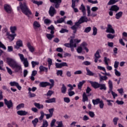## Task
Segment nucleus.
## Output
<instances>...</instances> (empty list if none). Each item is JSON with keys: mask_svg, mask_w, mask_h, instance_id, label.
Instances as JSON below:
<instances>
[{"mask_svg": "<svg viewBox=\"0 0 127 127\" xmlns=\"http://www.w3.org/2000/svg\"><path fill=\"white\" fill-rule=\"evenodd\" d=\"M40 24H39V23H38V22L37 21H35L33 23V27L34 29H35L36 28H39V27H40Z\"/></svg>", "mask_w": 127, "mask_h": 127, "instance_id": "c9c22d12", "label": "nucleus"}, {"mask_svg": "<svg viewBox=\"0 0 127 127\" xmlns=\"http://www.w3.org/2000/svg\"><path fill=\"white\" fill-rule=\"evenodd\" d=\"M100 77V81L102 82V81L103 80L104 81H106V80L108 79V77L106 76H102V75L99 74Z\"/></svg>", "mask_w": 127, "mask_h": 127, "instance_id": "58836bf2", "label": "nucleus"}, {"mask_svg": "<svg viewBox=\"0 0 127 127\" xmlns=\"http://www.w3.org/2000/svg\"><path fill=\"white\" fill-rule=\"evenodd\" d=\"M86 70L87 71L86 75H87L88 76H94V73H93V72H92L91 70H90L89 69V68L86 67Z\"/></svg>", "mask_w": 127, "mask_h": 127, "instance_id": "f704fd0d", "label": "nucleus"}, {"mask_svg": "<svg viewBox=\"0 0 127 127\" xmlns=\"http://www.w3.org/2000/svg\"><path fill=\"white\" fill-rule=\"evenodd\" d=\"M64 19L63 18H61L60 19H58L57 21H55V23L57 24V23H62L64 22Z\"/></svg>", "mask_w": 127, "mask_h": 127, "instance_id": "09e8293b", "label": "nucleus"}, {"mask_svg": "<svg viewBox=\"0 0 127 127\" xmlns=\"http://www.w3.org/2000/svg\"><path fill=\"white\" fill-rule=\"evenodd\" d=\"M76 50L77 53H82V51H83V48H82V47H78Z\"/></svg>", "mask_w": 127, "mask_h": 127, "instance_id": "680f3d73", "label": "nucleus"}, {"mask_svg": "<svg viewBox=\"0 0 127 127\" xmlns=\"http://www.w3.org/2000/svg\"><path fill=\"white\" fill-rule=\"evenodd\" d=\"M64 101L65 103H70V98L68 97H64Z\"/></svg>", "mask_w": 127, "mask_h": 127, "instance_id": "338daca9", "label": "nucleus"}, {"mask_svg": "<svg viewBox=\"0 0 127 127\" xmlns=\"http://www.w3.org/2000/svg\"><path fill=\"white\" fill-rule=\"evenodd\" d=\"M86 83L85 80H82V81H80L77 85L78 90H82V87H83V85Z\"/></svg>", "mask_w": 127, "mask_h": 127, "instance_id": "393cba45", "label": "nucleus"}, {"mask_svg": "<svg viewBox=\"0 0 127 127\" xmlns=\"http://www.w3.org/2000/svg\"><path fill=\"white\" fill-rule=\"evenodd\" d=\"M39 69L41 72H46V73H47L48 72V67H46L45 66H43V65H40L39 67Z\"/></svg>", "mask_w": 127, "mask_h": 127, "instance_id": "b1692460", "label": "nucleus"}, {"mask_svg": "<svg viewBox=\"0 0 127 127\" xmlns=\"http://www.w3.org/2000/svg\"><path fill=\"white\" fill-rule=\"evenodd\" d=\"M55 65H56V67L57 68H62L61 63L60 64V63H56Z\"/></svg>", "mask_w": 127, "mask_h": 127, "instance_id": "0e129e2a", "label": "nucleus"}, {"mask_svg": "<svg viewBox=\"0 0 127 127\" xmlns=\"http://www.w3.org/2000/svg\"><path fill=\"white\" fill-rule=\"evenodd\" d=\"M89 83L91 84L92 87H93L94 89H98L99 88L100 83L92 81H90Z\"/></svg>", "mask_w": 127, "mask_h": 127, "instance_id": "dca6fc26", "label": "nucleus"}, {"mask_svg": "<svg viewBox=\"0 0 127 127\" xmlns=\"http://www.w3.org/2000/svg\"><path fill=\"white\" fill-rule=\"evenodd\" d=\"M49 13L50 16H54V14H56L57 12L55 8L52 6H51L49 10Z\"/></svg>", "mask_w": 127, "mask_h": 127, "instance_id": "f8f14e48", "label": "nucleus"}, {"mask_svg": "<svg viewBox=\"0 0 127 127\" xmlns=\"http://www.w3.org/2000/svg\"><path fill=\"white\" fill-rule=\"evenodd\" d=\"M66 92H67V87H66L65 84H63L62 87H61V92L63 94H66Z\"/></svg>", "mask_w": 127, "mask_h": 127, "instance_id": "bb28decb", "label": "nucleus"}, {"mask_svg": "<svg viewBox=\"0 0 127 127\" xmlns=\"http://www.w3.org/2000/svg\"><path fill=\"white\" fill-rule=\"evenodd\" d=\"M108 84L109 87L108 94L111 93L113 97V99H116V97H118V94L113 91V82H112V80H109Z\"/></svg>", "mask_w": 127, "mask_h": 127, "instance_id": "20e7f679", "label": "nucleus"}, {"mask_svg": "<svg viewBox=\"0 0 127 127\" xmlns=\"http://www.w3.org/2000/svg\"><path fill=\"white\" fill-rule=\"evenodd\" d=\"M18 55L20 57L21 62L23 63L24 67L25 68H27V67H29V63L28 62V60H27V58H24V56H23V55L21 54H18Z\"/></svg>", "mask_w": 127, "mask_h": 127, "instance_id": "7ed1b4c3", "label": "nucleus"}, {"mask_svg": "<svg viewBox=\"0 0 127 127\" xmlns=\"http://www.w3.org/2000/svg\"><path fill=\"white\" fill-rule=\"evenodd\" d=\"M32 67V68H34L36 65H39V62H35V61H32L31 62Z\"/></svg>", "mask_w": 127, "mask_h": 127, "instance_id": "c03bdc74", "label": "nucleus"}, {"mask_svg": "<svg viewBox=\"0 0 127 127\" xmlns=\"http://www.w3.org/2000/svg\"><path fill=\"white\" fill-rule=\"evenodd\" d=\"M81 42V40H78L77 39H71L69 41V43H65L64 45L65 47H67L68 48H70L71 46L74 44L75 43H80Z\"/></svg>", "mask_w": 127, "mask_h": 127, "instance_id": "39448f33", "label": "nucleus"}, {"mask_svg": "<svg viewBox=\"0 0 127 127\" xmlns=\"http://www.w3.org/2000/svg\"><path fill=\"white\" fill-rule=\"evenodd\" d=\"M48 29L51 30V34H54V30L55 29V28L54 27V26H53V25H52L50 27H48Z\"/></svg>", "mask_w": 127, "mask_h": 127, "instance_id": "473e14b6", "label": "nucleus"}, {"mask_svg": "<svg viewBox=\"0 0 127 127\" xmlns=\"http://www.w3.org/2000/svg\"><path fill=\"white\" fill-rule=\"evenodd\" d=\"M72 4H71V7L73 8L74 12H79V10H78V8L75 7V4H76V0H71Z\"/></svg>", "mask_w": 127, "mask_h": 127, "instance_id": "412c9836", "label": "nucleus"}, {"mask_svg": "<svg viewBox=\"0 0 127 127\" xmlns=\"http://www.w3.org/2000/svg\"><path fill=\"white\" fill-rule=\"evenodd\" d=\"M80 46H81V47H82V48H86V47H87V46H88V44H87V43H86L85 42H83V43H81Z\"/></svg>", "mask_w": 127, "mask_h": 127, "instance_id": "13d9d810", "label": "nucleus"}, {"mask_svg": "<svg viewBox=\"0 0 127 127\" xmlns=\"http://www.w3.org/2000/svg\"><path fill=\"white\" fill-rule=\"evenodd\" d=\"M23 46L22 41L18 40L16 42V45L14 46V48H15V49H19V48L22 47Z\"/></svg>", "mask_w": 127, "mask_h": 127, "instance_id": "4468645a", "label": "nucleus"}, {"mask_svg": "<svg viewBox=\"0 0 127 127\" xmlns=\"http://www.w3.org/2000/svg\"><path fill=\"white\" fill-rule=\"evenodd\" d=\"M24 107V104L22 103V104H19L18 106H16V110L18 111L19 110H20L21 108H23Z\"/></svg>", "mask_w": 127, "mask_h": 127, "instance_id": "8fccbe9b", "label": "nucleus"}, {"mask_svg": "<svg viewBox=\"0 0 127 127\" xmlns=\"http://www.w3.org/2000/svg\"><path fill=\"white\" fill-rule=\"evenodd\" d=\"M120 1V0H110L108 3V5H112V4H115V3Z\"/></svg>", "mask_w": 127, "mask_h": 127, "instance_id": "72a5a7b5", "label": "nucleus"}, {"mask_svg": "<svg viewBox=\"0 0 127 127\" xmlns=\"http://www.w3.org/2000/svg\"><path fill=\"white\" fill-rule=\"evenodd\" d=\"M123 11H120L116 14L115 16L116 19H120L123 16Z\"/></svg>", "mask_w": 127, "mask_h": 127, "instance_id": "2f4dec72", "label": "nucleus"}, {"mask_svg": "<svg viewBox=\"0 0 127 127\" xmlns=\"http://www.w3.org/2000/svg\"><path fill=\"white\" fill-rule=\"evenodd\" d=\"M27 47L30 52H31L32 53H33V52H34L35 49L32 46H31V45H30V43H28L27 44Z\"/></svg>", "mask_w": 127, "mask_h": 127, "instance_id": "c85d7f7f", "label": "nucleus"}, {"mask_svg": "<svg viewBox=\"0 0 127 127\" xmlns=\"http://www.w3.org/2000/svg\"><path fill=\"white\" fill-rule=\"evenodd\" d=\"M9 85L10 86H11V87H16L19 91H20V90H21V86H20V85H19V84H18L17 82L11 81L9 83Z\"/></svg>", "mask_w": 127, "mask_h": 127, "instance_id": "ddd939ff", "label": "nucleus"}, {"mask_svg": "<svg viewBox=\"0 0 127 127\" xmlns=\"http://www.w3.org/2000/svg\"><path fill=\"white\" fill-rule=\"evenodd\" d=\"M5 32H6V35L7 36V38L10 40V41H12L14 39V37L16 36V34H14L13 35L10 34L9 32H7V29H5Z\"/></svg>", "mask_w": 127, "mask_h": 127, "instance_id": "9b49d317", "label": "nucleus"}, {"mask_svg": "<svg viewBox=\"0 0 127 127\" xmlns=\"http://www.w3.org/2000/svg\"><path fill=\"white\" fill-rule=\"evenodd\" d=\"M109 10L112 11H115V12H118V11L120 10V7L117 5H113Z\"/></svg>", "mask_w": 127, "mask_h": 127, "instance_id": "a211bd4d", "label": "nucleus"}, {"mask_svg": "<svg viewBox=\"0 0 127 127\" xmlns=\"http://www.w3.org/2000/svg\"><path fill=\"white\" fill-rule=\"evenodd\" d=\"M91 30H92V28L91 27H87L84 29V32L89 33Z\"/></svg>", "mask_w": 127, "mask_h": 127, "instance_id": "49530a36", "label": "nucleus"}, {"mask_svg": "<svg viewBox=\"0 0 127 127\" xmlns=\"http://www.w3.org/2000/svg\"><path fill=\"white\" fill-rule=\"evenodd\" d=\"M4 102L5 105L7 106V108L8 109H11V108H13V103H12V101L11 100L8 101L7 99H4Z\"/></svg>", "mask_w": 127, "mask_h": 127, "instance_id": "6e6552de", "label": "nucleus"}, {"mask_svg": "<svg viewBox=\"0 0 127 127\" xmlns=\"http://www.w3.org/2000/svg\"><path fill=\"white\" fill-rule=\"evenodd\" d=\"M100 102L101 100L100 98L92 100V103L94 106H96V105H99Z\"/></svg>", "mask_w": 127, "mask_h": 127, "instance_id": "7c9ffc66", "label": "nucleus"}, {"mask_svg": "<svg viewBox=\"0 0 127 127\" xmlns=\"http://www.w3.org/2000/svg\"><path fill=\"white\" fill-rule=\"evenodd\" d=\"M99 108L100 109H104V106H105V104H104V102L103 100H101L99 102Z\"/></svg>", "mask_w": 127, "mask_h": 127, "instance_id": "3c124183", "label": "nucleus"}, {"mask_svg": "<svg viewBox=\"0 0 127 127\" xmlns=\"http://www.w3.org/2000/svg\"><path fill=\"white\" fill-rule=\"evenodd\" d=\"M106 32L107 33H112V34H115V32L113 26L111 24H108L106 29Z\"/></svg>", "mask_w": 127, "mask_h": 127, "instance_id": "1a4fd4ad", "label": "nucleus"}, {"mask_svg": "<svg viewBox=\"0 0 127 127\" xmlns=\"http://www.w3.org/2000/svg\"><path fill=\"white\" fill-rule=\"evenodd\" d=\"M99 88L100 90H104V91H106V90H107V87L106 86V85L105 84L99 83Z\"/></svg>", "mask_w": 127, "mask_h": 127, "instance_id": "e433bc0d", "label": "nucleus"}, {"mask_svg": "<svg viewBox=\"0 0 127 127\" xmlns=\"http://www.w3.org/2000/svg\"><path fill=\"white\" fill-rule=\"evenodd\" d=\"M107 38H109V39H114L115 36L111 34H108L107 35Z\"/></svg>", "mask_w": 127, "mask_h": 127, "instance_id": "e2e57ef3", "label": "nucleus"}, {"mask_svg": "<svg viewBox=\"0 0 127 127\" xmlns=\"http://www.w3.org/2000/svg\"><path fill=\"white\" fill-rule=\"evenodd\" d=\"M86 7H87V16H91V15L90 14L91 13L90 6L87 5Z\"/></svg>", "mask_w": 127, "mask_h": 127, "instance_id": "603ef678", "label": "nucleus"}, {"mask_svg": "<svg viewBox=\"0 0 127 127\" xmlns=\"http://www.w3.org/2000/svg\"><path fill=\"white\" fill-rule=\"evenodd\" d=\"M45 103H47L48 104H50L52 103H56V98H52L48 100H46Z\"/></svg>", "mask_w": 127, "mask_h": 127, "instance_id": "cd10ccee", "label": "nucleus"}, {"mask_svg": "<svg viewBox=\"0 0 127 127\" xmlns=\"http://www.w3.org/2000/svg\"><path fill=\"white\" fill-rule=\"evenodd\" d=\"M57 76H61V77H63V70H58L57 71Z\"/></svg>", "mask_w": 127, "mask_h": 127, "instance_id": "37998d69", "label": "nucleus"}, {"mask_svg": "<svg viewBox=\"0 0 127 127\" xmlns=\"http://www.w3.org/2000/svg\"><path fill=\"white\" fill-rule=\"evenodd\" d=\"M47 86H50V83L48 82H41L39 84V87L41 88H45Z\"/></svg>", "mask_w": 127, "mask_h": 127, "instance_id": "aec40b11", "label": "nucleus"}, {"mask_svg": "<svg viewBox=\"0 0 127 127\" xmlns=\"http://www.w3.org/2000/svg\"><path fill=\"white\" fill-rule=\"evenodd\" d=\"M109 61H110V59L107 58V57H104V62L105 65L108 66L109 65Z\"/></svg>", "mask_w": 127, "mask_h": 127, "instance_id": "864d4df0", "label": "nucleus"}, {"mask_svg": "<svg viewBox=\"0 0 127 127\" xmlns=\"http://www.w3.org/2000/svg\"><path fill=\"white\" fill-rule=\"evenodd\" d=\"M80 24H82V23L78 20L77 22L75 23V24L71 27V29L73 30V33H76L77 32V29L78 27L80 26Z\"/></svg>", "mask_w": 127, "mask_h": 127, "instance_id": "0eeeda50", "label": "nucleus"}, {"mask_svg": "<svg viewBox=\"0 0 127 127\" xmlns=\"http://www.w3.org/2000/svg\"><path fill=\"white\" fill-rule=\"evenodd\" d=\"M79 21H80L81 23H84V22H88V18L86 17V16L83 15L79 18Z\"/></svg>", "mask_w": 127, "mask_h": 127, "instance_id": "4be33fe9", "label": "nucleus"}, {"mask_svg": "<svg viewBox=\"0 0 127 127\" xmlns=\"http://www.w3.org/2000/svg\"><path fill=\"white\" fill-rule=\"evenodd\" d=\"M57 127H63V123L62 121L58 122Z\"/></svg>", "mask_w": 127, "mask_h": 127, "instance_id": "774afa93", "label": "nucleus"}, {"mask_svg": "<svg viewBox=\"0 0 127 127\" xmlns=\"http://www.w3.org/2000/svg\"><path fill=\"white\" fill-rule=\"evenodd\" d=\"M74 47L75 48L77 47V43H74L70 47L71 48V51L72 52L74 51Z\"/></svg>", "mask_w": 127, "mask_h": 127, "instance_id": "bf43d9fd", "label": "nucleus"}, {"mask_svg": "<svg viewBox=\"0 0 127 127\" xmlns=\"http://www.w3.org/2000/svg\"><path fill=\"white\" fill-rule=\"evenodd\" d=\"M51 2L55 4L54 6L55 8H59L60 7V4L62 2V0H53Z\"/></svg>", "mask_w": 127, "mask_h": 127, "instance_id": "9d476101", "label": "nucleus"}, {"mask_svg": "<svg viewBox=\"0 0 127 127\" xmlns=\"http://www.w3.org/2000/svg\"><path fill=\"white\" fill-rule=\"evenodd\" d=\"M94 56H95V58H98L100 59L101 56H100V52H99V51H97L96 52V53L94 55Z\"/></svg>", "mask_w": 127, "mask_h": 127, "instance_id": "4d7b16f0", "label": "nucleus"}, {"mask_svg": "<svg viewBox=\"0 0 127 127\" xmlns=\"http://www.w3.org/2000/svg\"><path fill=\"white\" fill-rule=\"evenodd\" d=\"M81 74H83L82 70H76L74 72V75H81Z\"/></svg>", "mask_w": 127, "mask_h": 127, "instance_id": "052dcab7", "label": "nucleus"}, {"mask_svg": "<svg viewBox=\"0 0 127 127\" xmlns=\"http://www.w3.org/2000/svg\"><path fill=\"white\" fill-rule=\"evenodd\" d=\"M4 9L7 12V13H11L12 12V9H11V7L7 4H5L4 5Z\"/></svg>", "mask_w": 127, "mask_h": 127, "instance_id": "2eb2a0df", "label": "nucleus"}, {"mask_svg": "<svg viewBox=\"0 0 127 127\" xmlns=\"http://www.w3.org/2000/svg\"><path fill=\"white\" fill-rule=\"evenodd\" d=\"M88 115L90 118H94L95 117V113L93 111H89Z\"/></svg>", "mask_w": 127, "mask_h": 127, "instance_id": "5fc2aeb1", "label": "nucleus"}, {"mask_svg": "<svg viewBox=\"0 0 127 127\" xmlns=\"http://www.w3.org/2000/svg\"><path fill=\"white\" fill-rule=\"evenodd\" d=\"M10 30L12 33H15V31H16V27H10Z\"/></svg>", "mask_w": 127, "mask_h": 127, "instance_id": "de8ad7c7", "label": "nucleus"}, {"mask_svg": "<svg viewBox=\"0 0 127 127\" xmlns=\"http://www.w3.org/2000/svg\"><path fill=\"white\" fill-rule=\"evenodd\" d=\"M53 94H54V91L52 90H49L47 93L45 94V96H47V97H51Z\"/></svg>", "mask_w": 127, "mask_h": 127, "instance_id": "ea45409f", "label": "nucleus"}, {"mask_svg": "<svg viewBox=\"0 0 127 127\" xmlns=\"http://www.w3.org/2000/svg\"><path fill=\"white\" fill-rule=\"evenodd\" d=\"M38 123V119L37 118H35L34 120L32 121V124H33L34 127H36L37 126V124Z\"/></svg>", "mask_w": 127, "mask_h": 127, "instance_id": "a19ab883", "label": "nucleus"}, {"mask_svg": "<svg viewBox=\"0 0 127 127\" xmlns=\"http://www.w3.org/2000/svg\"><path fill=\"white\" fill-rule=\"evenodd\" d=\"M97 33H98V29L96 27H93V33L92 35H94V36L97 35Z\"/></svg>", "mask_w": 127, "mask_h": 127, "instance_id": "79ce46f5", "label": "nucleus"}, {"mask_svg": "<svg viewBox=\"0 0 127 127\" xmlns=\"http://www.w3.org/2000/svg\"><path fill=\"white\" fill-rule=\"evenodd\" d=\"M42 126L43 127H48V122L46 120H44L43 122V125Z\"/></svg>", "mask_w": 127, "mask_h": 127, "instance_id": "6e6d98bb", "label": "nucleus"}, {"mask_svg": "<svg viewBox=\"0 0 127 127\" xmlns=\"http://www.w3.org/2000/svg\"><path fill=\"white\" fill-rule=\"evenodd\" d=\"M119 119L118 117H115L113 119V123L114 126H117V125H118V122H119Z\"/></svg>", "mask_w": 127, "mask_h": 127, "instance_id": "a18cd8bd", "label": "nucleus"}, {"mask_svg": "<svg viewBox=\"0 0 127 127\" xmlns=\"http://www.w3.org/2000/svg\"><path fill=\"white\" fill-rule=\"evenodd\" d=\"M68 95L69 97H72L75 95V92L74 91H68Z\"/></svg>", "mask_w": 127, "mask_h": 127, "instance_id": "69168bd1", "label": "nucleus"}, {"mask_svg": "<svg viewBox=\"0 0 127 127\" xmlns=\"http://www.w3.org/2000/svg\"><path fill=\"white\" fill-rule=\"evenodd\" d=\"M46 37L49 40H52V38L54 37V35L53 34H47Z\"/></svg>", "mask_w": 127, "mask_h": 127, "instance_id": "4c0bfd02", "label": "nucleus"}, {"mask_svg": "<svg viewBox=\"0 0 127 127\" xmlns=\"http://www.w3.org/2000/svg\"><path fill=\"white\" fill-rule=\"evenodd\" d=\"M6 62L7 64L11 67L15 73L21 72L22 71V67H21V65L18 64V63H17V62L14 59L10 58H7Z\"/></svg>", "mask_w": 127, "mask_h": 127, "instance_id": "f257e3e1", "label": "nucleus"}, {"mask_svg": "<svg viewBox=\"0 0 127 127\" xmlns=\"http://www.w3.org/2000/svg\"><path fill=\"white\" fill-rule=\"evenodd\" d=\"M28 91H29L28 94L29 98H34V97H36V94L31 93V88L29 87Z\"/></svg>", "mask_w": 127, "mask_h": 127, "instance_id": "a878e982", "label": "nucleus"}, {"mask_svg": "<svg viewBox=\"0 0 127 127\" xmlns=\"http://www.w3.org/2000/svg\"><path fill=\"white\" fill-rule=\"evenodd\" d=\"M17 114L19 116H26L28 114V112L25 111L20 110L17 112Z\"/></svg>", "mask_w": 127, "mask_h": 127, "instance_id": "5701e85b", "label": "nucleus"}, {"mask_svg": "<svg viewBox=\"0 0 127 127\" xmlns=\"http://www.w3.org/2000/svg\"><path fill=\"white\" fill-rule=\"evenodd\" d=\"M19 4L20 9L21 10L22 12L24 13V14H25V15H28V14H32L31 11H30V10L28 8V7H27V5H26V3H25V2H24L23 3H22V2H20Z\"/></svg>", "mask_w": 127, "mask_h": 127, "instance_id": "f03ea898", "label": "nucleus"}, {"mask_svg": "<svg viewBox=\"0 0 127 127\" xmlns=\"http://www.w3.org/2000/svg\"><path fill=\"white\" fill-rule=\"evenodd\" d=\"M41 116L39 118V121H42L43 120V118H44V116H46L47 120H48V119H50V118H52V116L53 115H52L51 114H44V112L43 111L40 112Z\"/></svg>", "mask_w": 127, "mask_h": 127, "instance_id": "423d86ee", "label": "nucleus"}, {"mask_svg": "<svg viewBox=\"0 0 127 127\" xmlns=\"http://www.w3.org/2000/svg\"><path fill=\"white\" fill-rule=\"evenodd\" d=\"M90 96H92V94L91 93H89L88 95L86 94V93L84 92L82 94V102H87L88 101V97H90Z\"/></svg>", "mask_w": 127, "mask_h": 127, "instance_id": "6ab92c4d", "label": "nucleus"}, {"mask_svg": "<svg viewBox=\"0 0 127 127\" xmlns=\"http://www.w3.org/2000/svg\"><path fill=\"white\" fill-rule=\"evenodd\" d=\"M34 105L39 110H40V109H43V108H44V106H43L42 104H40V103H35Z\"/></svg>", "mask_w": 127, "mask_h": 127, "instance_id": "c756f323", "label": "nucleus"}, {"mask_svg": "<svg viewBox=\"0 0 127 127\" xmlns=\"http://www.w3.org/2000/svg\"><path fill=\"white\" fill-rule=\"evenodd\" d=\"M79 10L82 12L83 15L84 16L87 15V13L86 12V7H85V5H84L83 4H81L80 7H79Z\"/></svg>", "mask_w": 127, "mask_h": 127, "instance_id": "f3484780", "label": "nucleus"}]
</instances>
